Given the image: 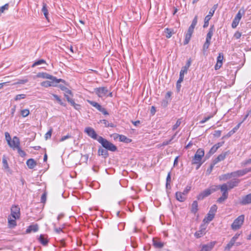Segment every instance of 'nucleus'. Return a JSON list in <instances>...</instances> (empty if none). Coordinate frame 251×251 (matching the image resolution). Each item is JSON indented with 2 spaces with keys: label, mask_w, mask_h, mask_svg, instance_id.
I'll list each match as a JSON object with an SVG mask.
<instances>
[{
  "label": "nucleus",
  "mask_w": 251,
  "mask_h": 251,
  "mask_svg": "<svg viewBox=\"0 0 251 251\" xmlns=\"http://www.w3.org/2000/svg\"><path fill=\"white\" fill-rule=\"evenodd\" d=\"M214 31V26L212 25L210 27L209 31L206 35V41L203 46V51L205 52L208 49L209 45H210V40Z\"/></svg>",
  "instance_id": "3"
},
{
  "label": "nucleus",
  "mask_w": 251,
  "mask_h": 251,
  "mask_svg": "<svg viewBox=\"0 0 251 251\" xmlns=\"http://www.w3.org/2000/svg\"><path fill=\"white\" fill-rule=\"evenodd\" d=\"M119 137V140L121 142H123L126 143H130L131 142V139L127 138L126 136L123 135H119L116 134L114 136V138H117Z\"/></svg>",
  "instance_id": "20"
},
{
  "label": "nucleus",
  "mask_w": 251,
  "mask_h": 251,
  "mask_svg": "<svg viewBox=\"0 0 251 251\" xmlns=\"http://www.w3.org/2000/svg\"><path fill=\"white\" fill-rule=\"evenodd\" d=\"M184 74L180 72L179 78L177 81L176 86L178 87V84L180 83L183 80Z\"/></svg>",
  "instance_id": "53"
},
{
  "label": "nucleus",
  "mask_w": 251,
  "mask_h": 251,
  "mask_svg": "<svg viewBox=\"0 0 251 251\" xmlns=\"http://www.w3.org/2000/svg\"><path fill=\"white\" fill-rule=\"evenodd\" d=\"M191 189V187L190 186H187L185 188V189L184 190L183 192H182L183 194L186 196L187 195V194L188 193V192H189V191Z\"/></svg>",
  "instance_id": "62"
},
{
  "label": "nucleus",
  "mask_w": 251,
  "mask_h": 251,
  "mask_svg": "<svg viewBox=\"0 0 251 251\" xmlns=\"http://www.w3.org/2000/svg\"><path fill=\"white\" fill-rule=\"evenodd\" d=\"M2 164L4 169L6 170H8L9 169L8 164L7 160L4 157L2 158Z\"/></svg>",
  "instance_id": "48"
},
{
  "label": "nucleus",
  "mask_w": 251,
  "mask_h": 251,
  "mask_svg": "<svg viewBox=\"0 0 251 251\" xmlns=\"http://www.w3.org/2000/svg\"><path fill=\"white\" fill-rule=\"evenodd\" d=\"M211 190L206 189L201 193L198 196L197 199L199 200H203L204 198L208 196L211 194Z\"/></svg>",
  "instance_id": "15"
},
{
  "label": "nucleus",
  "mask_w": 251,
  "mask_h": 251,
  "mask_svg": "<svg viewBox=\"0 0 251 251\" xmlns=\"http://www.w3.org/2000/svg\"><path fill=\"white\" fill-rule=\"evenodd\" d=\"M95 92L98 97L100 98L107 97V94L108 93L107 89L104 87L96 88Z\"/></svg>",
  "instance_id": "8"
},
{
  "label": "nucleus",
  "mask_w": 251,
  "mask_h": 251,
  "mask_svg": "<svg viewBox=\"0 0 251 251\" xmlns=\"http://www.w3.org/2000/svg\"><path fill=\"white\" fill-rule=\"evenodd\" d=\"M64 96L67 99V101L70 103V104L76 110H78L80 105L79 104H76L75 103L74 100L73 99V94H72V96L70 95L69 93H65Z\"/></svg>",
  "instance_id": "11"
},
{
  "label": "nucleus",
  "mask_w": 251,
  "mask_h": 251,
  "mask_svg": "<svg viewBox=\"0 0 251 251\" xmlns=\"http://www.w3.org/2000/svg\"><path fill=\"white\" fill-rule=\"evenodd\" d=\"M88 102L89 104H90L92 106L95 107L96 109H97L99 111L100 110V109L101 108L102 106L98 102L88 100Z\"/></svg>",
  "instance_id": "36"
},
{
  "label": "nucleus",
  "mask_w": 251,
  "mask_h": 251,
  "mask_svg": "<svg viewBox=\"0 0 251 251\" xmlns=\"http://www.w3.org/2000/svg\"><path fill=\"white\" fill-rule=\"evenodd\" d=\"M28 81V79L27 78H24L22 79H19L17 81L15 82L13 84V85H16V84H25L26 82Z\"/></svg>",
  "instance_id": "42"
},
{
  "label": "nucleus",
  "mask_w": 251,
  "mask_h": 251,
  "mask_svg": "<svg viewBox=\"0 0 251 251\" xmlns=\"http://www.w3.org/2000/svg\"><path fill=\"white\" fill-rule=\"evenodd\" d=\"M197 16H196L195 17L194 19H193L192 23L191 25L190 26V27L195 28V27L197 25Z\"/></svg>",
  "instance_id": "55"
},
{
  "label": "nucleus",
  "mask_w": 251,
  "mask_h": 251,
  "mask_svg": "<svg viewBox=\"0 0 251 251\" xmlns=\"http://www.w3.org/2000/svg\"><path fill=\"white\" fill-rule=\"evenodd\" d=\"M152 242L153 246L156 248L161 249L163 248L164 246V243L161 242L159 239L153 238Z\"/></svg>",
  "instance_id": "22"
},
{
  "label": "nucleus",
  "mask_w": 251,
  "mask_h": 251,
  "mask_svg": "<svg viewBox=\"0 0 251 251\" xmlns=\"http://www.w3.org/2000/svg\"><path fill=\"white\" fill-rule=\"evenodd\" d=\"M215 245V242H211L202 246L201 251H211Z\"/></svg>",
  "instance_id": "16"
},
{
  "label": "nucleus",
  "mask_w": 251,
  "mask_h": 251,
  "mask_svg": "<svg viewBox=\"0 0 251 251\" xmlns=\"http://www.w3.org/2000/svg\"><path fill=\"white\" fill-rule=\"evenodd\" d=\"M213 114H211L209 116H208L207 117H206L205 118H204L201 122H200V123L201 124H203L205 122H206V121H207L208 120H209L210 118H211L212 117H213Z\"/></svg>",
  "instance_id": "56"
},
{
  "label": "nucleus",
  "mask_w": 251,
  "mask_h": 251,
  "mask_svg": "<svg viewBox=\"0 0 251 251\" xmlns=\"http://www.w3.org/2000/svg\"><path fill=\"white\" fill-rule=\"evenodd\" d=\"M98 142L107 150L112 151H115L117 150V147L114 144L101 136L99 137Z\"/></svg>",
  "instance_id": "1"
},
{
  "label": "nucleus",
  "mask_w": 251,
  "mask_h": 251,
  "mask_svg": "<svg viewBox=\"0 0 251 251\" xmlns=\"http://www.w3.org/2000/svg\"><path fill=\"white\" fill-rule=\"evenodd\" d=\"M62 79L56 78V81L55 80H47L41 82V85L45 87H48L50 86L55 87L57 83L62 82Z\"/></svg>",
  "instance_id": "5"
},
{
  "label": "nucleus",
  "mask_w": 251,
  "mask_h": 251,
  "mask_svg": "<svg viewBox=\"0 0 251 251\" xmlns=\"http://www.w3.org/2000/svg\"><path fill=\"white\" fill-rule=\"evenodd\" d=\"M37 77L49 79L50 80H55V81H56V78L55 77L51 75H50L46 73H39L37 75Z\"/></svg>",
  "instance_id": "17"
},
{
  "label": "nucleus",
  "mask_w": 251,
  "mask_h": 251,
  "mask_svg": "<svg viewBox=\"0 0 251 251\" xmlns=\"http://www.w3.org/2000/svg\"><path fill=\"white\" fill-rule=\"evenodd\" d=\"M233 177H239L245 175L244 170H238L235 172H231Z\"/></svg>",
  "instance_id": "30"
},
{
  "label": "nucleus",
  "mask_w": 251,
  "mask_h": 251,
  "mask_svg": "<svg viewBox=\"0 0 251 251\" xmlns=\"http://www.w3.org/2000/svg\"><path fill=\"white\" fill-rule=\"evenodd\" d=\"M98 153L99 155H101L104 157H106L108 154L107 151V150L103 149L101 148H100L98 150Z\"/></svg>",
  "instance_id": "37"
},
{
  "label": "nucleus",
  "mask_w": 251,
  "mask_h": 251,
  "mask_svg": "<svg viewBox=\"0 0 251 251\" xmlns=\"http://www.w3.org/2000/svg\"><path fill=\"white\" fill-rule=\"evenodd\" d=\"M244 10H243L242 12H241V10H240L238 11V12L237 13V14H236V16L235 17L234 19L233 20L231 25L232 28H235L237 27V26L239 24L240 20L241 19L242 15L244 14Z\"/></svg>",
  "instance_id": "7"
},
{
  "label": "nucleus",
  "mask_w": 251,
  "mask_h": 251,
  "mask_svg": "<svg viewBox=\"0 0 251 251\" xmlns=\"http://www.w3.org/2000/svg\"><path fill=\"white\" fill-rule=\"evenodd\" d=\"M171 172H169L168 174V175H167V178H166V187L167 188H168V186L170 185V182H171Z\"/></svg>",
  "instance_id": "52"
},
{
  "label": "nucleus",
  "mask_w": 251,
  "mask_h": 251,
  "mask_svg": "<svg viewBox=\"0 0 251 251\" xmlns=\"http://www.w3.org/2000/svg\"><path fill=\"white\" fill-rule=\"evenodd\" d=\"M194 28H192L190 26L188 28L187 32L185 34V37L184 41V45H187L189 42L192 37V35L194 32Z\"/></svg>",
  "instance_id": "13"
},
{
  "label": "nucleus",
  "mask_w": 251,
  "mask_h": 251,
  "mask_svg": "<svg viewBox=\"0 0 251 251\" xmlns=\"http://www.w3.org/2000/svg\"><path fill=\"white\" fill-rule=\"evenodd\" d=\"M198 210V203L196 201H195L193 202L191 206V212L194 214L196 213V212Z\"/></svg>",
  "instance_id": "34"
},
{
  "label": "nucleus",
  "mask_w": 251,
  "mask_h": 251,
  "mask_svg": "<svg viewBox=\"0 0 251 251\" xmlns=\"http://www.w3.org/2000/svg\"><path fill=\"white\" fill-rule=\"evenodd\" d=\"M10 216L14 219H19L20 217V209L18 206L13 205L11 208Z\"/></svg>",
  "instance_id": "9"
},
{
  "label": "nucleus",
  "mask_w": 251,
  "mask_h": 251,
  "mask_svg": "<svg viewBox=\"0 0 251 251\" xmlns=\"http://www.w3.org/2000/svg\"><path fill=\"white\" fill-rule=\"evenodd\" d=\"M38 230V226L37 225H31L28 226V227L26 229V232L30 233L31 231H33L34 232H36Z\"/></svg>",
  "instance_id": "35"
},
{
  "label": "nucleus",
  "mask_w": 251,
  "mask_h": 251,
  "mask_svg": "<svg viewBox=\"0 0 251 251\" xmlns=\"http://www.w3.org/2000/svg\"><path fill=\"white\" fill-rule=\"evenodd\" d=\"M164 33H165L166 37L167 38H170L172 35L175 34L174 29L169 28L165 29Z\"/></svg>",
  "instance_id": "27"
},
{
  "label": "nucleus",
  "mask_w": 251,
  "mask_h": 251,
  "mask_svg": "<svg viewBox=\"0 0 251 251\" xmlns=\"http://www.w3.org/2000/svg\"><path fill=\"white\" fill-rule=\"evenodd\" d=\"M9 8V4L8 3H6L5 5L1 6L0 7V15L3 13L5 11L7 10Z\"/></svg>",
  "instance_id": "43"
},
{
  "label": "nucleus",
  "mask_w": 251,
  "mask_h": 251,
  "mask_svg": "<svg viewBox=\"0 0 251 251\" xmlns=\"http://www.w3.org/2000/svg\"><path fill=\"white\" fill-rule=\"evenodd\" d=\"M100 123L103 124L105 127H114V124L111 123L109 124L108 122L106 120H101L100 121Z\"/></svg>",
  "instance_id": "40"
},
{
  "label": "nucleus",
  "mask_w": 251,
  "mask_h": 251,
  "mask_svg": "<svg viewBox=\"0 0 251 251\" xmlns=\"http://www.w3.org/2000/svg\"><path fill=\"white\" fill-rule=\"evenodd\" d=\"M219 188L222 193L224 194H228V190H230L226 183L219 185Z\"/></svg>",
  "instance_id": "32"
},
{
  "label": "nucleus",
  "mask_w": 251,
  "mask_h": 251,
  "mask_svg": "<svg viewBox=\"0 0 251 251\" xmlns=\"http://www.w3.org/2000/svg\"><path fill=\"white\" fill-rule=\"evenodd\" d=\"M4 134H5V138L7 142V144L9 143V142L11 141V138L10 135V134L8 132H5Z\"/></svg>",
  "instance_id": "57"
},
{
  "label": "nucleus",
  "mask_w": 251,
  "mask_h": 251,
  "mask_svg": "<svg viewBox=\"0 0 251 251\" xmlns=\"http://www.w3.org/2000/svg\"><path fill=\"white\" fill-rule=\"evenodd\" d=\"M176 197L177 201L180 202L185 201L186 199V196L182 192H177L176 193Z\"/></svg>",
  "instance_id": "24"
},
{
  "label": "nucleus",
  "mask_w": 251,
  "mask_h": 251,
  "mask_svg": "<svg viewBox=\"0 0 251 251\" xmlns=\"http://www.w3.org/2000/svg\"><path fill=\"white\" fill-rule=\"evenodd\" d=\"M26 164L29 169H32L36 166V163L33 159L31 158L27 160Z\"/></svg>",
  "instance_id": "28"
},
{
  "label": "nucleus",
  "mask_w": 251,
  "mask_h": 251,
  "mask_svg": "<svg viewBox=\"0 0 251 251\" xmlns=\"http://www.w3.org/2000/svg\"><path fill=\"white\" fill-rule=\"evenodd\" d=\"M60 89L65 91V93H69L70 95L72 96V92L70 90L68 89L67 87L64 86H60Z\"/></svg>",
  "instance_id": "51"
},
{
  "label": "nucleus",
  "mask_w": 251,
  "mask_h": 251,
  "mask_svg": "<svg viewBox=\"0 0 251 251\" xmlns=\"http://www.w3.org/2000/svg\"><path fill=\"white\" fill-rule=\"evenodd\" d=\"M181 119H179L177 120V121H176V123L175 124V125H174L173 126V130H176L181 124Z\"/></svg>",
  "instance_id": "50"
},
{
  "label": "nucleus",
  "mask_w": 251,
  "mask_h": 251,
  "mask_svg": "<svg viewBox=\"0 0 251 251\" xmlns=\"http://www.w3.org/2000/svg\"><path fill=\"white\" fill-rule=\"evenodd\" d=\"M84 132L91 138L97 140L98 141L99 136L96 133L95 130L91 127H87L84 129Z\"/></svg>",
  "instance_id": "6"
},
{
  "label": "nucleus",
  "mask_w": 251,
  "mask_h": 251,
  "mask_svg": "<svg viewBox=\"0 0 251 251\" xmlns=\"http://www.w3.org/2000/svg\"><path fill=\"white\" fill-rule=\"evenodd\" d=\"M223 59H224L223 54L222 53H219V55L217 57V62H223Z\"/></svg>",
  "instance_id": "60"
},
{
  "label": "nucleus",
  "mask_w": 251,
  "mask_h": 251,
  "mask_svg": "<svg viewBox=\"0 0 251 251\" xmlns=\"http://www.w3.org/2000/svg\"><path fill=\"white\" fill-rule=\"evenodd\" d=\"M176 134H177V132H176L173 136L171 138V139L169 140V141H164L162 143V145L163 146H166V145H168L169 144H170L171 143V142L173 140V139L175 138V137L176 135Z\"/></svg>",
  "instance_id": "58"
},
{
  "label": "nucleus",
  "mask_w": 251,
  "mask_h": 251,
  "mask_svg": "<svg viewBox=\"0 0 251 251\" xmlns=\"http://www.w3.org/2000/svg\"><path fill=\"white\" fill-rule=\"evenodd\" d=\"M217 205H213L210 208V209L208 213L215 215V213L217 211Z\"/></svg>",
  "instance_id": "45"
},
{
  "label": "nucleus",
  "mask_w": 251,
  "mask_h": 251,
  "mask_svg": "<svg viewBox=\"0 0 251 251\" xmlns=\"http://www.w3.org/2000/svg\"><path fill=\"white\" fill-rule=\"evenodd\" d=\"M206 227L207 226L205 224L201 225L200 226V230L195 232V236L199 238L203 236L206 233Z\"/></svg>",
  "instance_id": "12"
},
{
  "label": "nucleus",
  "mask_w": 251,
  "mask_h": 251,
  "mask_svg": "<svg viewBox=\"0 0 251 251\" xmlns=\"http://www.w3.org/2000/svg\"><path fill=\"white\" fill-rule=\"evenodd\" d=\"M235 241L231 239L226 247V250H229L235 244Z\"/></svg>",
  "instance_id": "44"
},
{
  "label": "nucleus",
  "mask_w": 251,
  "mask_h": 251,
  "mask_svg": "<svg viewBox=\"0 0 251 251\" xmlns=\"http://www.w3.org/2000/svg\"><path fill=\"white\" fill-rule=\"evenodd\" d=\"M223 62H217L215 66V69L216 70H219L222 66Z\"/></svg>",
  "instance_id": "63"
},
{
  "label": "nucleus",
  "mask_w": 251,
  "mask_h": 251,
  "mask_svg": "<svg viewBox=\"0 0 251 251\" xmlns=\"http://www.w3.org/2000/svg\"><path fill=\"white\" fill-rule=\"evenodd\" d=\"M46 63L45 60L44 59H40L37 61H35L32 65V67H34L35 66Z\"/></svg>",
  "instance_id": "46"
},
{
  "label": "nucleus",
  "mask_w": 251,
  "mask_h": 251,
  "mask_svg": "<svg viewBox=\"0 0 251 251\" xmlns=\"http://www.w3.org/2000/svg\"><path fill=\"white\" fill-rule=\"evenodd\" d=\"M42 11L44 13V15L45 17H46V18L47 20H48V9L47 8V5H46V4L43 3V7H42Z\"/></svg>",
  "instance_id": "39"
},
{
  "label": "nucleus",
  "mask_w": 251,
  "mask_h": 251,
  "mask_svg": "<svg viewBox=\"0 0 251 251\" xmlns=\"http://www.w3.org/2000/svg\"><path fill=\"white\" fill-rule=\"evenodd\" d=\"M16 150H17L19 154V155L20 156H21L22 157H24L26 155L25 152L24 151L21 150V149L20 148V147H19Z\"/></svg>",
  "instance_id": "59"
},
{
  "label": "nucleus",
  "mask_w": 251,
  "mask_h": 251,
  "mask_svg": "<svg viewBox=\"0 0 251 251\" xmlns=\"http://www.w3.org/2000/svg\"><path fill=\"white\" fill-rule=\"evenodd\" d=\"M240 182V179L237 178H234L228 181L227 183H226V184H227L228 188H229V189L230 190L231 189H233L235 187L237 186Z\"/></svg>",
  "instance_id": "14"
},
{
  "label": "nucleus",
  "mask_w": 251,
  "mask_h": 251,
  "mask_svg": "<svg viewBox=\"0 0 251 251\" xmlns=\"http://www.w3.org/2000/svg\"><path fill=\"white\" fill-rule=\"evenodd\" d=\"M39 242L44 246H46L48 243V240L47 239V237L46 235L41 234L39 239H38Z\"/></svg>",
  "instance_id": "29"
},
{
  "label": "nucleus",
  "mask_w": 251,
  "mask_h": 251,
  "mask_svg": "<svg viewBox=\"0 0 251 251\" xmlns=\"http://www.w3.org/2000/svg\"><path fill=\"white\" fill-rule=\"evenodd\" d=\"M213 15V14L212 13V12H209L208 14L204 18V23L203 25V27H206L208 26L209 24V21L211 19Z\"/></svg>",
  "instance_id": "26"
},
{
  "label": "nucleus",
  "mask_w": 251,
  "mask_h": 251,
  "mask_svg": "<svg viewBox=\"0 0 251 251\" xmlns=\"http://www.w3.org/2000/svg\"><path fill=\"white\" fill-rule=\"evenodd\" d=\"M52 95L60 105L64 106H66V104L62 101L61 99L57 95L55 94H52Z\"/></svg>",
  "instance_id": "41"
},
{
  "label": "nucleus",
  "mask_w": 251,
  "mask_h": 251,
  "mask_svg": "<svg viewBox=\"0 0 251 251\" xmlns=\"http://www.w3.org/2000/svg\"><path fill=\"white\" fill-rule=\"evenodd\" d=\"M8 145L10 147L15 150L18 149L20 147V142L18 137L17 136L13 137L12 140L8 143Z\"/></svg>",
  "instance_id": "10"
},
{
  "label": "nucleus",
  "mask_w": 251,
  "mask_h": 251,
  "mask_svg": "<svg viewBox=\"0 0 251 251\" xmlns=\"http://www.w3.org/2000/svg\"><path fill=\"white\" fill-rule=\"evenodd\" d=\"M191 59H189L187 61V62L186 65L182 68L180 72H181L184 74H186L189 67L191 65Z\"/></svg>",
  "instance_id": "31"
},
{
  "label": "nucleus",
  "mask_w": 251,
  "mask_h": 251,
  "mask_svg": "<svg viewBox=\"0 0 251 251\" xmlns=\"http://www.w3.org/2000/svg\"><path fill=\"white\" fill-rule=\"evenodd\" d=\"M52 132V129L50 128L45 134V138L46 140L50 138Z\"/></svg>",
  "instance_id": "54"
},
{
  "label": "nucleus",
  "mask_w": 251,
  "mask_h": 251,
  "mask_svg": "<svg viewBox=\"0 0 251 251\" xmlns=\"http://www.w3.org/2000/svg\"><path fill=\"white\" fill-rule=\"evenodd\" d=\"M29 114V111L27 109L21 110V115L23 117H25Z\"/></svg>",
  "instance_id": "49"
},
{
  "label": "nucleus",
  "mask_w": 251,
  "mask_h": 251,
  "mask_svg": "<svg viewBox=\"0 0 251 251\" xmlns=\"http://www.w3.org/2000/svg\"><path fill=\"white\" fill-rule=\"evenodd\" d=\"M245 219L244 215L238 216L235 219L233 223L231 225V228L233 230H236L239 229L243 224Z\"/></svg>",
  "instance_id": "4"
},
{
  "label": "nucleus",
  "mask_w": 251,
  "mask_h": 251,
  "mask_svg": "<svg viewBox=\"0 0 251 251\" xmlns=\"http://www.w3.org/2000/svg\"><path fill=\"white\" fill-rule=\"evenodd\" d=\"M228 151H226L225 152H223L221 154H219L216 158L215 159L214 161V165H215L218 162L224 160L226 156L228 154Z\"/></svg>",
  "instance_id": "19"
},
{
  "label": "nucleus",
  "mask_w": 251,
  "mask_h": 251,
  "mask_svg": "<svg viewBox=\"0 0 251 251\" xmlns=\"http://www.w3.org/2000/svg\"><path fill=\"white\" fill-rule=\"evenodd\" d=\"M224 144V142H222L215 144L211 148L209 151V153L212 154H214L220 147L223 145Z\"/></svg>",
  "instance_id": "23"
},
{
  "label": "nucleus",
  "mask_w": 251,
  "mask_h": 251,
  "mask_svg": "<svg viewBox=\"0 0 251 251\" xmlns=\"http://www.w3.org/2000/svg\"><path fill=\"white\" fill-rule=\"evenodd\" d=\"M240 203L242 205H247L251 203V193L242 197Z\"/></svg>",
  "instance_id": "18"
},
{
  "label": "nucleus",
  "mask_w": 251,
  "mask_h": 251,
  "mask_svg": "<svg viewBox=\"0 0 251 251\" xmlns=\"http://www.w3.org/2000/svg\"><path fill=\"white\" fill-rule=\"evenodd\" d=\"M232 177H233V176L232 175H231V173H230L220 176H219V179L221 181H226L230 179Z\"/></svg>",
  "instance_id": "25"
},
{
  "label": "nucleus",
  "mask_w": 251,
  "mask_h": 251,
  "mask_svg": "<svg viewBox=\"0 0 251 251\" xmlns=\"http://www.w3.org/2000/svg\"><path fill=\"white\" fill-rule=\"evenodd\" d=\"M209 189L211 190V193H213V192H214L217 191L219 189H220L219 185L213 186Z\"/></svg>",
  "instance_id": "61"
},
{
  "label": "nucleus",
  "mask_w": 251,
  "mask_h": 251,
  "mask_svg": "<svg viewBox=\"0 0 251 251\" xmlns=\"http://www.w3.org/2000/svg\"><path fill=\"white\" fill-rule=\"evenodd\" d=\"M228 194L222 193V196L220 197L218 200L217 202L219 203H222L224 201L228 198Z\"/></svg>",
  "instance_id": "38"
},
{
  "label": "nucleus",
  "mask_w": 251,
  "mask_h": 251,
  "mask_svg": "<svg viewBox=\"0 0 251 251\" xmlns=\"http://www.w3.org/2000/svg\"><path fill=\"white\" fill-rule=\"evenodd\" d=\"M26 95L25 94H19L16 96L14 98L15 100L17 101L21 100L22 99H24L25 98Z\"/></svg>",
  "instance_id": "47"
},
{
  "label": "nucleus",
  "mask_w": 251,
  "mask_h": 251,
  "mask_svg": "<svg viewBox=\"0 0 251 251\" xmlns=\"http://www.w3.org/2000/svg\"><path fill=\"white\" fill-rule=\"evenodd\" d=\"M18 219H14L12 216H9L8 217V226L10 228H14L17 225L16 220Z\"/></svg>",
  "instance_id": "21"
},
{
  "label": "nucleus",
  "mask_w": 251,
  "mask_h": 251,
  "mask_svg": "<svg viewBox=\"0 0 251 251\" xmlns=\"http://www.w3.org/2000/svg\"><path fill=\"white\" fill-rule=\"evenodd\" d=\"M214 215L208 213L207 216L204 218L203 220V222L205 223H209L210 221H211L213 218H214Z\"/></svg>",
  "instance_id": "33"
},
{
  "label": "nucleus",
  "mask_w": 251,
  "mask_h": 251,
  "mask_svg": "<svg viewBox=\"0 0 251 251\" xmlns=\"http://www.w3.org/2000/svg\"><path fill=\"white\" fill-rule=\"evenodd\" d=\"M204 155V151L202 149H199L194 157L192 159V162L193 164H199V166L197 169L201 165V159L202 157H203Z\"/></svg>",
  "instance_id": "2"
},
{
  "label": "nucleus",
  "mask_w": 251,
  "mask_h": 251,
  "mask_svg": "<svg viewBox=\"0 0 251 251\" xmlns=\"http://www.w3.org/2000/svg\"><path fill=\"white\" fill-rule=\"evenodd\" d=\"M214 137H219L221 135V130H216L214 133Z\"/></svg>",
  "instance_id": "64"
}]
</instances>
